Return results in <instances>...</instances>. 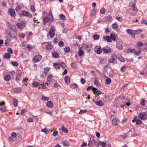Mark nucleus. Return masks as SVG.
Here are the masks:
<instances>
[{"label":"nucleus","instance_id":"nucleus-21","mask_svg":"<svg viewBox=\"0 0 147 147\" xmlns=\"http://www.w3.org/2000/svg\"><path fill=\"white\" fill-rule=\"evenodd\" d=\"M9 12L10 15L11 16H13L15 14V11L13 9H11Z\"/></svg>","mask_w":147,"mask_h":147},{"label":"nucleus","instance_id":"nucleus-15","mask_svg":"<svg viewBox=\"0 0 147 147\" xmlns=\"http://www.w3.org/2000/svg\"><path fill=\"white\" fill-rule=\"evenodd\" d=\"M102 93V92L99 90H96L94 92V94L96 97H98L99 94H101Z\"/></svg>","mask_w":147,"mask_h":147},{"label":"nucleus","instance_id":"nucleus-30","mask_svg":"<svg viewBox=\"0 0 147 147\" xmlns=\"http://www.w3.org/2000/svg\"><path fill=\"white\" fill-rule=\"evenodd\" d=\"M40 84L38 82H34L32 84V85L34 87H37L39 86Z\"/></svg>","mask_w":147,"mask_h":147},{"label":"nucleus","instance_id":"nucleus-28","mask_svg":"<svg viewBox=\"0 0 147 147\" xmlns=\"http://www.w3.org/2000/svg\"><path fill=\"white\" fill-rule=\"evenodd\" d=\"M4 57V58L6 59H8L11 57V55L9 53H6L5 54Z\"/></svg>","mask_w":147,"mask_h":147},{"label":"nucleus","instance_id":"nucleus-11","mask_svg":"<svg viewBox=\"0 0 147 147\" xmlns=\"http://www.w3.org/2000/svg\"><path fill=\"white\" fill-rule=\"evenodd\" d=\"M123 42L121 39L116 40V46H122Z\"/></svg>","mask_w":147,"mask_h":147},{"label":"nucleus","instance_id":"nucleus-18","mask_svg":"<svg viewBox=\"0 0 147 147\" xmlns=\"http://www.w3.org/2000/svg\"><path fill=\"white\" fill-rule=\"evenodd\" d=\"M96 11V9L95 8H93L91 11L90 14L91 16H93L95 15V12Z\"/></svg>","mask_w":147,"mask_h":147},{"label":"nucleus","instance_id":"nucleus-57","mask_svg":"<svg viewBox=\"0 0 147 147\" xmlns=\"http://www.w3.org/2000/svg\"><path fill=\"white\" fill-rule=\"evenodd\" d=\"M7 52L9 53H8L12 54L13 52L11 48H9L7 50Z\"/></svg>","mask_w":147,"mask_h":147},{"label":"nucleus","instance_id":"nucleus-55","mask_svg":"<svg viewBox=\"0 0 147 147\" xmlns=\"http://www.w3.org/2000/svg\"><path fill=\"white\" fill-rule=\"evenodd\" d=\"M112 18V17L110 16H107L106 17V20L107 21H109Z\"/></svg>","mask_w":147,"mask_h":147},{"label":"nucleus","instance_id":"nucleus-34","mask_svg":"<svg viewBox=\"0 0 147 147\" xmlns=\"http://www.w3.org/2000/svg\"><path fill=\"white\" fill-rule=\"evenodd\" d=\"M52 55L53 57L55 58H57L58 56V54L56 52H54L53 53H52Z\"/></svg>","mask_w":147,"mask_h":147},{"label":"nucleus","instance_id":"nucleus-24","mask_svg":"<svg viewBox=\"0 0 147 147\" xmlns=\"http://www.w3.org/2000/svg\"><path fill=\"white\" fill-rule=\"evenodd\" d=\"M11 79V77L9 75L6 76L4 78V80L7 81Z\"/></svg>","mask_w":147,"mask_h":147},{"label":"nucleus","instance_id":"nucleus-48","mask_svg":"<svg viewBox=\"0 0 147 147\" xmlns=\"http://www.w3.org/2000/svg\"><path fill=\"white\" fill-rule=\"evenodd\" d=\"M106 39L107 41L108 42H110L111 41V38L110 36H106Z\"/></svg>","mask_w":147,"mask_h":147},{"label":"nucleus","instance_id":"nucleus-4","mask_svg":"<svg viewBox=\"0 0 147 147\" xmlns=\"http://www.w3.org/2000/svg\"><path fill=\"white\" fill-rule=\"evenodd\" d=\"M25 21H24L18 23L17 24V27L20 29H22L23 26L25 27Z\"/></svg>","mask_w":147,"mask_h":147},{"label":"nucleus","instance_id":"nucleus-3","mask_svg":"<svg viewBox=\"0 0 147 147\" xmlns=\"http://www.w3.org/2000/svg\"><path fill=\"white\" fill-rule=\"evenodd\" d=\"M138 117L142 120H145L147 119V114L146 113L143 112L139 114Z\"/></svg>","mask_w":147,"mask_h":147},{"label":"nucleus","instance_id":"nucleus-60","mask_svg":"<svg viewBox=\"0 0 147 147\" xmlns=\"http://www.w3.org/2000/svg\"><path fill=\"white\" fill-rule=\"evenodd\" d=\"M105 59H100L99 61V62L101 63H103L105 61Z\"/></svg>","mask_w":147,"mask_h":147},{"label":"nucleus","instance_id":"nucleus-6","mask_svg":"<svg viewBox=\"0 0 147 147\" xmlns=\"http://www.w3.org/2000/svg\"><path fill=\"white\" fill-rule=\"evenodd\" d=\"M127 32L129 34H131V36L133 37L135 36V32L134 30H133L130 29H127Z\"/></svg>","mask_w":147,"mask_h":147},{"label":"nucleus","instance_id":"nucleus-53","mask_svg":"<svg viewBox=\"0 0 147 147\" xmlns=\"http://www.w3.org/2000/svg\"><path fill=\"white\" fill-rule=\"evenodd\" d=\"M80 82L82 84H84L86 82V81L84 78H82L81 79Z\"/></svg>","mask_w":147,"mask_h":147},{"label":"nucleus","instance_id":"nucleus-20","mask_svg":"<svg viewBox=\"0 0 147 147\" xmlns=\"http://www.w3.org/2000/svg\"><path fill=\"white\" fill-rule=\"evenodd\" d=\"M6 26L10 30H13L11 24L9 22H7L6 24Z\"/></svg>","mask_w":147,"mask_h":147},{"label":"nucleus","instance_id":"nucleus-45","mask_svg":"<svg viewBox=\"0 0 147 147\" xmlns=\"http://www.w3.org/2000/svg\"><path fill=\"white\" fill-rule=\"evenodd\" d=\"M110 36L111 40L112 39L113 40H115L116 39V36L114 35L111 34L110 35Z\"/></svg>","mask_w":147,"mask_h":147},{"label":"nucleus","instance_id":"nucleus-16","mask_svg":"<svg viewBox=\"0 0 147 147\" xmlns=\"http://www.w3.org/2000/svg\"><path fill=\"white\" fill-rule=\"evenodd\" d=\"M60 63L57 62L54 63H53V66L54 68L56 69H59L60 68Z\"/></svg>","mask_w":147,"mask_h":147},{"label":"nucleus","instance_id":"nucleus-33","mask_svg":"<svg viewBox=\"0 0 147 147\" xmlns=\"http://www.w3.org/2000/svg\"><path fill=\"white\" fill-rule=\"evenodd\" d=\"M99 37V35L97 34H95L93 36V38L94 40H98Z\"/></svg>","mask_w":147,"mask_h":147},{"label":"nucleus","instance_id":"nucleus-8","mask_svg":"<svg viewBox=\"0 0 147 147\" xmlns=\"http://www.w3.org/2000/svg\"><path fill=\"white\" fill-rule=\"evenodd\" d=\"M95 140L93 138H92V139H91L90 138V142L88 145L90 147H92L93 146V144L95 143Z\"/></svg>","mask_w":147,"mask_h":147},{"label":"nucleus","instance_id":"nucleus-46","mask_svg":"<svg viewBox=\"0 0 147 147\" xmlns=\"http://www.w3.org/2000/svg\"><path fill=\"white\" fill-rule=\"evenodd\" d=\"M60 64L61 66L63 69H64L65 68L66 65L64 62H61Z\"/></svg>","mask_w":147,"mask_h":147},{"label":"nucleus","instance_id":"nucleus-17","mask_svg":"<svg viewBox=\"0 0 147 147\" xmlns=\"http://www.w3.org/2000/svg\"><path fill=\"white\" fill-rule=\"evenodd\" d=\"M103 51L106 53H110L111 52V49H106L103 48Z\"/></svg>","mask_w":147,"mask_h":147},{"label":"nucleus","instance_id":"nucleus-41","mask_svg":"<svg viewBox=\"0 0 147 147\" xmlns=\"http://www.w3.org/2000/svg\"><path fill=\"white\" fill-rule=\"evenodd\" d=\"M38 89L40 88H44L45 89L46 88V86L45 84H41L39 86V87H38Z\"/></svg>","mask_w":147,"mask_h":147},{"label":"nucleus","instance_id":"nucleus-61","mask_svg":"<svg viewBox=\"0 0 147 147\" xmlns=\"http://www.w3.org/2000/svg\"><path fill=\"white\" fill-rule=\"evenodd\" d=\"M126 70V67L125 66H123L121 68V70L122 72H124Z\"/></svg>","mask_w":147,"mask_h":147},{"label":"nucleus","instance_id":"nucleus-54","mask_svg":"<svg viewBox=\"0 0 147 147\" xmlns=\"http://www.w3.org/2000/svg\"><path fill=\"white\" fill-rule=\"evenodd\" d=\"M11 136L12 137L15 138L16 137V134L15 132H13L11 134Z\"/></svg>","mask_w":147,"mask_h":147},{"label":"nucleus","instance_id":"nucleus-42","mask_svg":"<svg viewBox=\"0 0 147 147\" xmlns=\"http://www.w3.org/2000/svg\"><path fill=\"white\" fill-rule=\"evenodd\" d=\"M11 64L12 65L15 66H17L18 65V63L16 61L11 62Z\"/></svg>","mask_w":147,"mask_h":147},{"label":"nucleus","instance_id":"nucleus-25","mask_svg":"<svg viewBox=\"0 0 147 147\" xmlns=\"http://www.w3.org/2000/svg\"><path fill=\"white\" fill-rule=\"evenodd\" d=\"M118 27V25L116 23L113 24L112 25V28L114 29H116Z\"/></svg>","mask_w":147,"mask_h":147},{"label":"nucleus","instance_id":"nucleus-1","mask_svg":"<svg viewBox=\"0 0 147 147\" xmlns=\"http://www.w3.org/2000/svg\"><path fill=\"white\" fill-rule=\"evenodd\" d=\"M129 52L133 53L134 55H136L137 56H139L141 54V50H139L136 51L134 49H128L127 51V53H128Z\"/></svg>","mask_w":147,"mask_h":147},{"label":"nucleus","instance_id":"nucleus-31","mask_svg":"<svg viewBox=\"0 0 147 147\" xmlns=\"http://www.w3.org/2000/svg\"><path fill=\"white\" fill-rule=\"evenodd\" d=\"M134 31L135 35H136L141 33L142 31V30L141 29H140Z\"/></svg>","mask_w":147,"mask_h":147},{"label":"nucleus","instance_id":"nucleus-59","mask_svg":"<svg viewBox=\"0 0 147 147\" xmlns=\"http://www.w3.org/2000/svg\"><path fill=\"white\" fill-rule=\"evenodd\" d=\"M58 134V131H55L53 133V135L54 136H56Z\"/></svg>","mask_w":147,"mask_h":147},{"label":"nucleus","instance_id":"nucleus-43","mask_svg":"<svg viewBox=\"0 0 147 147\" xmlns=\"http://www.w3.org/2000/svg\"><path fill=\"white\" fill-rule=\"evenodd\" d=\"M71 65L72 68H73L75 69L76 67V64L75 62L72 63L71 64Z\"/></svg>","mask_w":147,"mask_h":147},{"label":"nucleus","instance_id":"nucleus-51","mask_svg":"<svg viewBox=\"0 0 147 147\" xmlns=\"http://www.w3.org/2000/svg\"><path fill=\"white\" fill-rule=\"evenodd\" d=\"M42 99L44 100L45 101H48L49 100V98H48L45 96H42Z\"/></svg>","mask_w":147,"mask_h":147},{"label":"nucleus","instance_id":"nucleus-26","mask_svg":"<svg viewBox=\"0 0 147 147\" xmlns=\"http://www.w3.org/2000/svg\"><path fill=\"white\" fill-rule=\"evenodd\" d=\"M18 102L17 100L15 98H14L13 105L15 107H16L18 106Z\"/></svg>","mask_w":147,"mask_h":147},{"label":"nucleus","instance_id":"nucleus-47","mask_svg":"<svg viewBox=\"0 0 147 147\" xmlns=\"http://www.w3.org/2000/svg\"><path fill=\"white\" fill-rule=\"evenodd\" d=\"M106 143L103 142H100L99 144L103 147H104L106 146Z\"/></svg>","mask_w":147,"mask_h":147},{"label":"nucleus","instance_id":"nucleus-2","mask_svg":"<svg viewBox=\"0 0 147 147\" xmlns=\"http://www.w3.org/2000/svg\"><path fill=\"white\" fill-rule=\"evenodd\" d=\"M56 31L55 27L54 26L51 27L50 30L49 31V35L50 36L51 38H53L55 35V32Z\"/></svg>","mask_w":147,"mask_h":147},{"label":"nucleus","instance_id":"nucleus-23","mask_svg":"<svg viewBox=\"0 0 147 147\" xmlns=\"http://www.w3.org/2000/svg\"><path fill=\"white\" fill-rule=\"evenodd\" d=\"M21 89V88L19 87L18 88H13V91L15 92H18L20 91Z\"/></svg>","mask_w":147,"mask_h":147},{"label":"nucleus","instance_id":"nucleus-13","mask_svg":"<svg viewBox=\"0 0 147 147\" xmlns=\"http://www.w3.org/2000/svg\"><path fill=\"white\" fill-rule=\"evenodd\" d=\"M95 104L97 106H102L103 105V103L100 100H98L95 101Z\"/></svg>","mask_w":147,"mask_h":147},{"label":"nucleus","instance_id":"nucleus-56","mask_svg":"<svg viewBox=\"0 0 147 147\" xmlns=\"http://www.w3.org/2000/svg\"><path fill=\"white\" fill-rule=\"evenodd\" d=\"M142 122V121L141 120L137 119L136 123L137 124L139 125L141 124Z\"/></svg>","mask_w":147,"mask_h":147},{"label":"nucleus","instance_id":"nucleus-5","mask_svg":"<svg viewBox=\"0 0 147 147\" xmlns=\"http://www.w3.org/2000/svg\"><path fill=\"white\" fill-rule=\"evenodd\" d=\"M42 56L40 55H36L34 58V61L35 62H39L41 59Z\"/></svg>","mask_w":147,"mask_h":147},{"label":"nucleus","instance_id":"nucleus-40","mask_svg":"<svg viewBox=\"0 0 147 147\" xmlns=\"http://www.w3.org/2000/svg\"><path fill=\"white\" fill-rule=\"evenodd\" d=\"M61 130L65 132L66 133H68V130L64 126L62 127Z\"/></svg>","mask_w":147,"mask_h":147},{"label":"nucleus","instance_id":"nucleus-12","mask_svg":"<svg viewBox=\"0 0 147 147\" xmlns=\"http://www.w3.org/2000/svg\"><path fill=\"white\" fill-rule=\"evenodd\" d=\"M84 52L81 49H79L78 51V55L79 56L81 57L84 55Z\"/></svg>","mask_w":147,"mask_h":147},{"label":"nucleus","instance_id":"nucleus-44","mask_svg":"<svg viewBox=\"0 0 147 147\" xmlns=\"http://www.w3.org/2000/svg\"><path fill=\"white\" fill-rule=\"evenodd\" d=\"M64 50L65 52H68L70 51V49L69 47H66L64 48Z\"/></svg>","mask_w":147,"mask_h":147},{"label":"nucleus","instance_id":"nucleus-39","mask_svg":"<svg viewBox=\"0 0 147 147\" xmlns=\"http://www.w3.org/2000/svg\"><path fill=\"white\" fill-rule=\"evenodd\" d=\"M106 12L105 9L103 7H102L100 9V12L102 14H103Z\"/></svg>","mask_w":147,"mask_h":147},{"label":"nucleus","instance_id":"nucleus-62","mask_svg":"<svg viewBox=\"0 0 147 147\" xmlns=\"http://www.w3.org/2000/svg\"><path fill=\"white\" fill-rule=\"evenodd\" d=\"M135 5V3L132 2V1H130L129 3V6L130 7H132Z\"/></svg>","mask_w":147,"mask_h":147},{"label":"nucleus","instance_id":"nucleus-27","mask_svg":"<svg viewBox=\"0 0 147 147\" xmlns=\"http://www.w3.org/2000/svg\"><path fill=\"white\" fill-rule=\"evenodd\" d=\"M44 23L43 24V25H45V24L49 22L48 18L47 17H45L43 19Z\"/></svg>","mask_w":147,"mask_h":147},{"label":"nucleus","instance_id":"nucleus-52","mask_svg":"<svg viewBox=\"0 0 147 147\" xmlns=\"http://www.w3.org/2000/svg\"><path fill=\"white\" fill-rule=\"evenodd\" d=\"M87 110H81L79 112V114H81L83 113H84L86 112L87 111Z\"/></svg>","mask_w":147,"mask_h":147},{"label":"nucleus","instance_id":"nucleus-9","mask_svg":"<svg viewBox=\"0 0 147 147\" xmlns=\"http://www.w3.org/2000/svg\"><path fill=\"white\" fill-rule=\"evenodd\" d=\"M29 15V13L28 12L25 11H22V13H20L19 15L20 16H22V15L26 16H28Z\"/></svg>","mask_w":147,"mask_h":147},{"label":"nucleus","instance_id":"nucleus-50","mask_svg":"<svg viewBox=\"0 0 147 147\" xmlns=\"http://www.w3.org/2000/svg\"><path fill=\"white\" fill-rule=\"evenodd\" d=\"M10 40H6L5 41V44L6 46H7L8 45H9V43Z\"/></svg>","mask_w":147,"mask_h":147},{"label":"nucleus","instance_id":"nucleus-64","mask_svg":"<svg viewBox=\"0 0 147 147\" xmlns=\"http://www.w3.org/2000/svg\"><path fill=\"white\" fill-rule=\"evenodd\" d=\"M25 35L23 33L20 34L19 35V37H20L22 38H24L25 37Z\"/></svg>","mask_w":147,"mask_h":147},{"label":"nucleus","instance_id":"nucleus-38","mask_svg":"<svg viewBox=\"0 0 147 147\" xmlns=\"http://www.w3.org/2000/svg\"><path fill=\"white\" fill-rule=\"evenodd\" d=\"M102 51V49L101 47H99L98 48L96 51V53L98 54H100Z\"/></svg>","mask_w":147,"mask_h":147},{"label":"nucleus","instance_id":"nucleus-35","mask_svg":"<svg viewBox=\"0 0 147 147\" xmlns=\"http://www.w3.org/2000/svg\"><path fill=\"white\" fill-rule=\"evenodd\" d=\"M49 70V68L48 67H46L44 68V73L45 74H47Z\"/></svg>","mask_w":147,"mask_h":147},{"label":"nucleus","instance_id":"nucleus-10","mask_svg":"<svg viewBox=\"0 0 147 147\" xmlns=\"http://www.w3.org/2000/svg\"><path fill=\"white\" fill-rule=\"evenodd\" d=\"M119 122V120L116 118L113 119L112 121V124L113 125H117Z\"/></svg>","mask_w":147,"mask_h":147},{"label":"nucleus","instance_id":"nucleus-58","mask_svg":"<svg viewBox=\"0 0 147 147\" xmlns=\"http://www.w3.org/2000/svg\"><path fill=\"white\" fill-rule=\"evenodd\" d=\"M58 45L59 46H63L64 45L63 42L61 41L59 42Z\"/></svg>","mask_w":147,"mask_h":147},{"label":"nucleus","instance_id":"nucleus-32","mask_svg":"<svg viewBox=\"0 0 147 147\" xmlns=\"http://www.w3.org/2000/svg\"><path fill=\"white\" fill-rule=\"evenodd\" d=\"M30 9L31 11L33 12H35L36 11V9L34 8V5H30Z\"/></svg>","mask_w":147,"mask_h":147},{"label":"nucleus","instance_id":"nucleus-14","mask_svg":"<svg viewBox=\"0 0 147 147\" xmlns=\"http://www.w3.org/2000/svg\"><path fill=\"white\" fill-rule=\"evenodd\" d=\"M65 83L67 84H69L70 83V80L69 77L67 76H66L65 78Z\"/></svg>","mask_w":147,"mask_h":147},{"label":"nucleus","instance_id":"nucleus-7","mask_svg":"<svg viewBox=\"0 0 147 147\" xmlns=\"http://www.w3.org/2000/svg\"><path fill=\"white\" fill-rule=\"evenodd\" d=\"M111 59L109 60V62L111 63H113L115 59L117 58V56L115 54H113L111 55Z\"/></svg>","mask_w":147,"mask_h":147},{"label":"nucleus","instance_id":"nucleus-36","mask_svg":"<svg viewBox=\"0 0 147 147\" xmlns=\"http://www.w3.org/2000/svg\"><path fill=\"white\" fill-rule=\"evenodd\" d=\"M111 82V80L110 78H107L105 80V83L107 84H109Z\"/></svg>","mask_w":147,"mask_h":147},{"label":"nucleus","instance_id":"nucleus-22","mask_svg":"<svg viewBox=\"0 0 147 147\" xmlns=\"http://www.w3.org/2000/svg\"><path fill=\"white\" fill-rule=\"evenodd\" d=\"M64 146L68 147L69 145V142L67 141H65L62 142Z\"/></svg>","mask_w":147,"mask_h":147},{"label":"nucleus","instance_id":"nucleus-37","mask_svg":"<svg viewBox=\"0 0 147 147\" xmlns=\"http://www.w3.org/2000/svg\"><path fill=\"white\" fill-rule=\"evenodd\" d=\"M59 17L62 20H64L65 19V16L63 14H61L59 15Z\"/></svg>","mask_w":147,"mask_h":147},{"label":"nucleus","instance_id":"nucleus-29","mask_svg":"<svg viewBox=\"0 0 147 147\" xmlns=\"http://www.w3.org/2000/svg\"><path fill=\"white\" fill-rule=\"evenodd\" d=\"M117 58L122 62H124L125 61V59L121 56L118 57Z\"/></svg>","mask_w":147,"mask_h":147},{"label":"nucleus","instance_id":"nucleus-49","mask_svg":"<svg viewBox=\"0 0 147 147\" xmlns=\"http://www.w3.org/2000/svg\"><path fill=\"white\" fill-rule=\"evenodd\" d=\"M20 7L18 5H17L16 8V12H18L20 10Z\"/></svg>","mask_w":147,"mask_h":147},{"label":"nucleus","instance_id":"nucleus-63","mask_svg":"<svg viewBox=\"0 0 147 147\" xmlns=\"http://www.w3.org/2000/svg\"><path fill=\"white\" fill-rule=\"evenodd\" d=\"M145 102V100L144 99H143L141 101V102L140 103L141 105L142 106L144 105Z\"/></svg>","mask_w":147,"mask_h":147},{"label":"nucleus","instance_id":"nucleus-19","mask_svg":"<svg viewBox=\"0 0 147 147\" xmlns=\"http://www.w3.org/2000/svg\"><path fill=\"white\" fill-rule=\"evenodd\" d=\"M46 105L49 107L51 108L53 107V104L51 101H48L47 102Z\"/></svg>","mask_w":147,"mask_h":147}]
</instances>
